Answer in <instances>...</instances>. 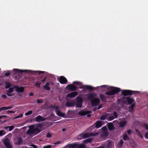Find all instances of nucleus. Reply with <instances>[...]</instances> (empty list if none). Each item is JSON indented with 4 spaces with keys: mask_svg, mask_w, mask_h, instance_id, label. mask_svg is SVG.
I'll list each match as a JSON object with an SVG mask.
<instances>
[{
    "mask_svg": "<svg viewBox=\"0 0 148 148\" xmlns=\"http://www.w3.org/2000/svg\"><path fill=\"white\" fill-rule=\"evenodd\" d=\"M79 136L82 138H85L88 137V135L87 134H81Z\"/></svg>",
    "mask_w": 148,
    "mask_h": 148,
    "instance_id": "bb28decb",
    "label": "nucleus"
},
{
    "mask_svg": "<svg viewBox=\"0 0 148 148\" xmlns=\"http://www.w3.org/2000/svg\"><path fill=\"white\" fill-rule=\"evenodd\" d=\"M92 140V139L91 138H88L87 139L83 141V142L85 144L87 143H88L91 142Z\"/></svg>",
    "mask_w": 148,
    "mask_h": 148,
    "instance_id": "a878e982",
    "label": "nucleus"
},
{
    "mask_svg": "<svg viewBox=\"0 0 148 148\" xmlns=\"http://www.w3.org/2000/svg\"><path fill=\"white\" fill-rule=\"evenodd\" d=\"M51 134L49 133H48L46 134V137L47 138L51 137Z\"/></svg>",
    "mask_w": 148,
    "mask_h": 148,
    "instance_id": "09e8293b",
    "label": "nucleus"
},
{
    "mask_svg": "<svg viewBox=\"0 0 148 148\" xmlns=\"http://www.w3.org/2000/svg\"><path fill=\"white\" fill-rule=\"evenodd\" d=\"M40 130L37 127L34 128L33 126H31L26 132L27 135H32L34 134L35 135L37 134L40 132Z\"/></svg>",
    "mask_w": 148,
    "mask_h": 148,
    "instance_id": "f257e3e1",
    "label": "nucleus"
},
{
    "mask_svg": "<svg viewBox=\"0 0 148 148\" xmlns=\"http://www.w3.org/2000/svg\"><path fill=\"white\" fill-rule=\"evenodd\" d=\"M131 104L132 105L131 106L129 107V108H130L131 109H134V108L136 105V103L134 102V103H133Z\"/></svg>",
    "mask_w": 148,
    "mask_h": 148,
    "instance_id": "cd10ccee",
    "label": "nucleus"
},
{
    "mask_svg": "<svg viewBox=\"0 0 148 148\" xmlns=\"http://www.w3.org/2000/svg\"><path fill=\"white\" fill-rule=\"evenodd\" d=\"M58 108L59 107L58 106H55L54 109H55V111L56 113L57 112L58 110Z\"/></svg>",
    "mask_w": 148,
    "mask_h": 148,
    "instance_id": "8fccbe9b",
    "label": "nucleus"
},
{
    "mask_svg": "<svg viewBox=\"0 0 148 148\" xmlns=\"http://www.w3.org/2000/svg\"><path fill=\"white\" fill-rule=\"evenodd\" d=\"M135 131L136 132V133L138 136H139L141 134L140 133L139 131L137 129H136Z\"/></svg>",
    "mask_w": 148,
    "mask_h": 148,
    "instance_id": "a19ab883",
    "label": "nucleus"
},
{
    "mask_svg": "<svg viewBox=\"0 0 148 148\" xmlns=\"http://www.w3.org/2000/svg\"><path fill=\"white\" fill-rule=\"evenodd\" d=\"M3 143L6 148H12L8 138H6L3 140Z\"/></svg>",
    "mask_w": 148,
    "mask_h": 148,
    "instance_id": "0eeeda50",
    "label": "nucleus"
},
{
    "mask_svg": "<svg viewBox=\"0 0 148 148\" xmlns=\"http://www.w3.org/2000/svg\"><path fill=\"white\" fill-rule=\"evenodd\" d=\"M41 84V83H40L36 82L35 84V85L38 88L40 87V85Z\"/></svg>",
    "mask_w": 148,
    "mask_h": 148,
    "instance_id": "e433bc0d",
    "label": "nucleus"
},
{
    "mask_svg": "<svg viewBox=\"0 0 148 148\" xmlns=\"http://www.w3.org/2000/svg\"><path fill=\"white\" fill-rule=\"evenodd\" d=\"M49 82H47L43 86V88L45 90L49 91L50 90V88L49 87Z\"/></svg>",
    "mask_w": 148,
    "mask_h": 148,
    "instance_id": "aec40b11",
    "label": "nucleus"
},
{
    "mask_svg": "<svg viewBox=\"0 0 148 148\" xmlns=\"http://www.w3.org/2000/svg\"><path fill=\"white\" fill-rule=\"evenodd\" d=\"M16 144L19 145H22L23 143V140L22 138L21 137H19L17 138V140Z\"/></svg>",
    "mask_w": 148,
    "mask_h": 148,
    "instance_id": "393cba45",
    "label": "nucleus"
},
{
    "mask_svg": "<svg viewBox=\"0 0 148 148\" xmlns=\"http://www.w3.org/2000/svg\"><path fill=\"white\" fill-rule=\"evenodd\" d=\"M123 140L122 139H121L118 144L119 147H122L123 144Z\"/></svg>",
    "mask_w": 148,
    "mask_h": 148,
    "instance_id": "c85d7f7f",
    "label": "nucleus"
},
{
    "mask_svg": "<svg viewBox=\"0 0 148 148\" xmlns=\"http://www.w3.org/2000/svg\"><path fill=\"white\" fill-rule=\"evenodd\" d=\"M108 127L109 130H113L114 129V125L112 123H110L108 124Z\"/></svg>",
    "mask_w": 148,
    "mask_h": 148,
    "instance_id": "4be33fe9",
    "label": "nucleus"
},
{
    "mask_svg": "<svg viewBox=\"0 0 148 148\" xmlns=\"http://www.w3.org/2000/svg\"><path fill=\"white\" fill-rule=\"evenodd\" d=\"M70 146L72 148H75L77 147L78 145L76 144H71L70 145Z\"/></svg>",
    "mask_w": 148,
    "mask_h": 148,
    "instance_id": "7c9ffc66",
    "label": "nucleus"
},
{
    "mask_svg": "<svg viewBox=\"0 0 148 148\" xmlns=\"http://www.w3.org/2000/svg\"><path fill=\"white\" fill-rule=\"evenodd\" d=\"M57 114L59 116L64 117L65 115V114L62 112L60 110H58L56 112Z\"/></svg>",
    "mask_w": 148,
    "mask_h": 148,
    "instance_id": "b1692460",
    "label": "nucleus"
},
{
    "mask_svg": "<svg viewBox=\"0 0 148 148\" xmlns=\"http://www.w3.org/2000/svg\"><path fill=\"white\" fill-rule=\"evenodd\" d=\"M121 91V89L117 87H115L111 90L106 92L105 94L107 95H113Z\"/></svg>",
    "mask_w": 148,
    "mask_h": 148,
    "instance_id": "7ed1b4c3",
    "label": "nucleus"
},
{
    "mask_svg": "<svg viewBox=\"0 0 148 148\" xmlns=\"http://www.w3.org/2000/svg\"><path fill=\"white\" fill-rule=\"evenodd\" d=\"M138 91H133L130 90H122V93L124 96L131 95L137 94Z\"/></svg>",
    "mask_w": 148,
    "mask_h": 148,
    "instance_id": "20e7f679",
    "label": "nucleus"
},
{
    "mask_svg": "<svg viewBox=\"0 0 148 148\" xmlns=\"http://www.w3.org/2000/svg\"><path fill=\"white\" fill-rule=\"evenodd\" d=\"M132 132V131L131 130H129L127 131V133L129 135Z\"/></svg>",
    "mask_w": 148,
    "mask_h": 148,
    "instance_id": "5fc2aeb1",
    "label": "nucleus"
},
{
    "mask_svg": "<svg viewBox=\"0 0 148 148\" xmlns=\"http://www.w3.org/2000/svg\"><path fill=\"white\" fill-rule=\"evenodd\" d=\"M112 147V144L111 142H109L107 145V148H110Z\"/></svg>",
    "mask_w": 148,
    "mask_h": 148,
    "instance_id": "c03bdc74",
    "label": "nucleus"
},
{
    "mask_svg": "<svg viewBox=\"0 0 148 148\" xmlns=\"http://www.w3.org/2000/svg\"><path fill=\"white\" fill-rule=\"evenodd\" d=\"M139 136L141 138L143 139V136L141 134H140Z\"/></svg>",
    "mask_w": 148,
    "mask_h": 148,
    "instance_id": "774afa93",
    "label": "nucleus"
},
{
    "mask_svg": "<svg viewBox=\"0 0 148 148\" xmlns=\"http://www.w3.org/2000/svg\"><path fill=\"white\" fill-rule=\"evenodd\" d=\"M14 88H15L16 91L18 93L23 92L24 90V88L23 87H18V86H14Z\"/></svg>",
    "mask_w": 148,
    "mask_h": 148,
    "instance_id": "4468645a",
    "label": "nucleus"
},
{
    "mask_svg": "<svg viewBox=\"0 0 148 148\" xmlns=\"http://www.w3.org/2000/svg\"><path fill=\"white\" fill-rule=\"evenodd\" d=\"M145 137L146 138L148 139V132L145 133Z\"/></svg>",
    "mask_w": 148,
    "mask_h": 148,
    "instance_id": "6e6d98bb",
    "label": "nucleus"
},
{
    "mask_svg": "<svg viewBox=\"0 0 148 148\" xmlns=\"http://www.w3.org/2000/svg\"><path fill=\"white\" fill-rule=\"evenodd\" d=\"M1 97H3L4 99H5L7 98L6 96V95H2V96H1Z\"/></svg>",
    "mask_w": 148,
    "mask_h": 148,
    "instance_id": "bf43d9fd",
    "label": "nucleus"
},
{
    "mask_svg": "<svg viewBox=\"0 0 148 148\" xmlns=\"http://www.w3.org/2000/svg\"><path fill=\"white\" fill-rule=\"evenodd\" d=\"M91 111L89 110H81L78 112L79 115L81 116H83L88 114L91 112Z\"/></svg>",
    "mask_w": 148,
    "mask_h": 148,
    "instance_id": "2eb2a0df",
    "label": "nucleus"
},
{
    "mask_svg": "<svg viewBox=\"0 0 148 148\" xmlns=\"http://www.w3.org/2000/svg\"><path fill=\"white\" fill-rule=\"evenodd\" d=\"M34 119V121L38 122L43 121L45 120L44 118H43L40 115L36 116L35 118Z\"/></svg>",
    "mask_w": 148,
    "mask_h": 148,
    "instance_id": "9b49d317",
    "label": "nucleus"
},
{
    "mask_svg": "<svg viewBox=\"0 0 148 148\" xmlns=\"http://www.w3.org/2000/svg\"><path fill=\"white\" fill-rule=\"evenodd\" d=\"M11 85L9 83H7L5 84V87L6 88H10V87L11 86Z\"/></svg>",
    "mask_w": 148,
    "mask_h": 148,
    "instance_id": "2f4dec72",
    "label": "nucleus"
},
{
    "mask_svg": "<svg viewBox=\"0 0 148 148\" xmlns=\"http://www.w3.org/2000/svg\"><path fill=\"white\" fill-rule=\"evenodd\" d=\"M38 103H42L43 102V100L42 99H37L36 100Z\"/></svg>",
    "mask_w": 148,
    "mask_h": 148,
    "instance_id": "79ce46f5",
    "label": "nucleus"
},
{
    "mask_svg": "<svg viewBox=\"0 0 148 148\" xmlns=\"http://www.w3.org/2000/svg\"><path fill=\"white\" fill-rule=\"evenodd\" d=\"M14 90L13 88H10L7 91V94L8 96H13L14 95L13 93H11Z\"/></svg>",
    "mask_w": 148,
    "mask_h": 148,
    "instance_id": "dca6fc26",
    "label": "nucleus"
},
{
    "mask_svg": "<svg viewBox=\"0 0 148 148\" xmlns=\"http://www.w3.org/2000/svg\"><path fill=\"white\" fill-rule=\"evenodd\" d=\"M36 126L38 127L41 128L42 126V123H38L36 125Z\"/></svg>",
    "mask_w": 148,
    "mask_h": 148,
    "instance_id": "a18cd8bd",
    "label": "nucleus"
},
{
    "mask_svg": "<svg viewBox=\"0 0 148 148\" xmlns=\"http://www.w3.org/2000/svg\"><path fill=\"white\" fill-rule=\"evenodd\" d=\"M129 111L130 112H132L134 110V109H131L130 108H129Z\"/></svg>",
    "mask_w": 148,
    "mask_h": 148,
    "instance_id": "e2e57ef3",
    "label": "nucleus"
},
{
    "mask_svg": "<svg viewBox=\"0 0 148 148\" xmlns=\"http://www.w3.org/2000/svg\"><path fill=\"white\" fill-rule=\"evenodd\" d=\"M9 128V130L11 131L14 129V127L13 125H11V126H8Z\"/></svg>",
    "mask_w": 148,
    "mask_h": 148,
    "instance_id": "ea45409f",
    "label": "nucleus"
},
{
    "mask_svg": "<svg viewBox=\"0 0 148 148\" xmlns=\"http://www.w3.org/2000/svg\"><path fill=\"white\" fill-rule=\"evenodd\" d=\"M143 126L147 130H148V124L146 123L145 124H144Z\"/></svg>",
    "mask_w": 148,
    "mask_h": 148,
    "instance_id": "49530a36",
    "label": "nucleus"
},
{
    "mask_svg": "<svg viewBox=\"0 0 148 148\" xmlns=\"http://www.w3.org/2000/svg\"><path fill=\"white\" fill-rule=\"evenodd\" d=\"M73 84H75L77 85H80V82H73Z\"/></svg>",
    "mask_w": 148,
    "mask_h": 148,
    "instance_id": "3c124183",
    "label": "nucleus"
},
{
    "mask_svg": "<svg viewBox=\"0 0 148 148\" xmlns=\"http://www.w3.org/2000/svg\"><path fill=\"white\" fill-rule=\"evenodd\" d=\"M95 126L97 128H98L101 127L102 125V122L100 121H97L95 123Z\"/></svg>",
    "mask_w": 148,
    "mask_h": 148,
    "instance_id": "412c9836",
    "label": "nucleus"
},
{
    "mask_svg": "<svg viewBox=\"0 0 148 148\" xmlns=\"http://www.w3.org/2000/svg\"><path fill=\"white\" fill-rule=\"evenodd\" d=\"M59 81L60 84H64L67 82V80L64 76H61L60 77Z\"/></svg>",
    "mask_w": 148,
    "mask_h": 148,
    "instance_id": "f8f14e48",
    "label": "nucleus"
},
{
    "mask_svg": "<svg viewBox=\"0 0 148 148\" xmlns=\"http://www.w3.org/2000/svg\"><path fill=\"white\" fill-rule=\"evenodd\" d=\"M114 119V117L112 116H109L107 120L108 121H111L112 120H113Z\"/></svg>",
    "mask_w": 148,
    "mask_h": 148,
    "instance_id": "f704fd0d",
    "label": "nucleus"
},
{
    "mask_svg": "<svg viewBox=\"0 0 148 148\" xmlns=\"http://www.w3.org/2000/svg\"><path fill=\"white\" fill-rule=\"evenodd\" d=\"M107 117L106 116H102L100 118L101 120H105Z\"/></svg>",
    "mask_w": 148,
    "mask_h": 148,
    "instance_id": "58836bf2",
    "label": "nucleus"
},
{
    "mask_svg": "<svg viewBox=\"0 0 148 148\" xmlns=\"http://www.w3.org/2000/svg\"><path fill=\"white\" fill-rule=\"evenodd\" d=\"M29 70H21L18 69H14L10 73L9 72H6L5 73V75L6 76H8L10 75V73H12L14 75H15L23 72L26 73Z\"/></svg>",
    "mask_w": 148,
    "mask_h": 148,
    "instance_id": "f03ea898",
    "label": "nucleus"
},
{
    "mask_svg": "<svg viewBox=\"0 0 148 148\" xmlns=\"http://www.w3.org/2000/svg\"><path fill=\"white\" fill-rule=\"evenodd\" d=\"M99 87H97L95 88L97 89H98V88ZM79 88L80 89H82L84 88V89H86L88 90H89L91 91L93 90L95 88L92 87V86H89V85H84V86L82 87H79Z\"/></svg>",
    "mask_w": 148,
    "mask_h": 148,
    "instance_id": "1a4fd4ad",
    "label": "nucleus"
},
{
    "mask_svg": "<svg viewBox=\"0 0 148 148\" xmlns=\"http://www.w3.org/2000/svg\"><path fill=\"white\" fill-rule=\"evenodd\" d=\"M96 95L95 93H89L87 94V97L88 99L91 100L93 99Z\"/></svg>",
    "mask_w": 148,
    "mask_h": 148,
    "instance_id": "6ab92c4d",
    "label": "nucleus"
},
{
    "mask_svg": "<svg viewBox=\"0 0 148 148\" xmlns=\"http://www.w3.org/2000/svg\"><path fill=\"white\" fill-rule=\"evenodd\" d=\"M32 112H33L32 110L29 111L25 113V115L26 116L29 115L31 114L32 113Z\"/></svg>",
    "mask_w": 148,
    "mask_h": 148,
    "instance_id": "c9c22d12",
    "label": "nucleus"
},
{
    "mask_svg": "<svg viewBox=\"0 0 148 148\" xmlns=\"http://www.w3.org/2000/svg\"><path fill=\"white\" fill-rule=\"evenodd\" d=\"M61 143V142L60 141H58L56 143H54V144L55 145H57L58 144H59L60 143Z\"/></svg>",
    "mask_w": 148,
    "mask_h": 148,
    "instance_id": "13d9d810",
    "label": "nucleus"
},
{
    "mask_svg": "<svg viewBox=\"0 0 148 148\" xmlns=\"http://www.w3.org/2000/svg\"><path fill=\"white\" fill-rule=\"evenodd\" d=\"M100 102V101L99 98H96L91 100V103L93 106H95L98 105Z\"/></svg>",
    "mask_w": 148,
    "mask_h": 148,
    "instance_id": "423d86ee",
    "label": "nucleus"
},
{
    "mask_svg": "<svg viewBox=\"0 0 148 148\" xmlns=\"http://www.w3.org/2000/svg\"><path fill=\"white\" fill-rule=\"evenodd\" d=\"M99 96L102 102H106L107 98H110V97L108 96H106L103 94H100Z\"/></svg>",
    "mask_w": 148,
    "mask_h": 148,
    "instance_id": "ddd939ff",
    "label": "nucleus"
},
{
    "mask_svg": "<svg viewBox=\"0 0 148 148\" xmlns=\"http://www.w3.org/2000/svg\"><path fill=\"white\" fill-rule=\"evenodd\" d=\"M113 114L114 116V118H117L118 117L117 113L116 111H114L113 112Z\"/></svg>",
    "mask_w": 148,
    "mask_h": 148,
    "instance_id": "4c0bfd02",
    "label": "nucleus"
},
{
    "mask_svg": "<svg viewBox=\"0 0 148 148\" xmlns=\"http://www.w3.org/2000/svg\"><path fill=\"white\" fill-rule=\"evenodd\" d=\"M46 78H47L46 77H45L44 79H42V82H45L46 80Z\"/></svg>",
    "mask_w": 148,
    "mask_h": 148,
    "instance_id": "0e129e2a",
    "label": "nucleus"
},
{
    "mask_svg": "<svg viewBox=\"0 0 148 148\" xmlns=\"http://www.w3.org/2000/svg\"><path fill=\"white\" fill-rule=\"evenodd\" d=\"M2 110H5L4 107H2L0 108V112Z\"/></svg>",
    "mask_w": 148,
    "mask_h": 148,
    "instance_id": "052dcab7",
    "label": "nucleus"
},
{
    "mask_svg": "<svg viewBox=\"0 0 148 148\" xmlns=\"http://www.w3.org/2000/svg\"><path fill=\"white\" fill-rule=\"evenodd\" d=\"M127 123L125 121H121L119 123V126L120 127H123L126 125Z\"/></svg>",
    "mask_w": 148,
    "mask_h": 148,
    "instance_id": "5701e85b",
    "label": "nucleus"
},
{
    "mask_svg": "<svg viewBox=\"0 0 148 148\" xmlns=\"http://www.w3.org/2000/svg\"><path fill=\"white\" fill-rule=\"evenodd\" d=\"M123 139L124 140H128L129 138L127 134H125L123 136Z\"/></svg>",
    "mask_w": 148,
    "mask_h": 148,
    "instance_id": "473e14b6",
    "label": "nucleus"
},
{
    "mask_svg": "<svg viewBox=\"0 0 148 148\" xmlns=\"http://www.w3.org/2000/svg\"><path fill=\"white\" fill-rule=\"evenodd\" d=\"M128 104L129 105L132 104L134 103L135 102L134 99L132 98L129 97H126Z\"/></svg>",
    "mask_w": 148,
    "mask_h": 148,
    "instance_id": "a211bd4d",
    "label": "nucleus"
},
{
    "mask_svg": "<svg viewBox=\"0 0 148 148\" xmlns=\"http://www.w3.org/2000/svg\"><path fill=\"white\" fill-rule=\"evenodd\" d=\"M32 146L33 147V148H37V146L35 145H32Z\"/></svg>",
    "mask_w": 148,
    "mask_h": 148,
    "instance_id": "680f3d73",
    "label": "nucleus"
},
{
    "mask_svg": "<svg viewBox=\"0 0 148 148\" xmlns=\"http://www.w3.org/2000/svg\"><path fill=\"white\" fill-rule=\"evenodd\" d=\"M67 88L71 91H75L77 90V87L71 84L68 85L66 86Z\"/></svg>",
    "mask_w": 148,
    "mask_h": 148,
    "instance_id": "9d476101",
    "label": "nucleus"
},
{
    "mask_svg": "<svg viewBox=\"0 0 148 148\" xmlns=\"http://www.w3.org/2000/svg\"><path fill=\"white\" fill-rule=\"evenodd\" d=\"M102 105L101 104V105H99L98 107L97 110H99V109L101 108H102Z\"/></svg>",
    "mask_w": 148,
    "mask_h": 148,
    "instance_id": "4d7b16f0",
    "label": "nucleus"
},
{
    "mask_svg": "<svg viewBox=\"0 0 148 148\" xmlns=\"http://www.w3.org/2000/svg\"><path fill=\"white\" fill-rule=\"evenodd\" d=\"M96 148H104V147L103 146H101L96 147Z\"/></svg>",
    "mask_w": 148,
    "mask_h": 148,
    "instance_id": "69168bd1",
    "label": "nucleus"
},
{
    "mask_svg": "<svg viewBox=\"0 0 148 148\" xmlns=\"http://www.w3.org/2000/svg\"><path fill=\"white\" fill-rule=\"evenodd\" d=\"M75 105V102L72 100H69L66 101L65 106L67 107H73Z\"/></svg>",
    "mask_w": 148,
    "mask_h": 148,
    "instance_id": "6e6552de",
    "label": "nucleus"
},
{
    "mask_svg": "<svg viewBox=\"0 0 148 148\" xmlns=\"http://www.w3.org/2000/svg\"><path fill=\"white\" fill-rule=\"evenodd\" d=\"M76 107L78 108H81L82 106L83 100L81 97H76Z\"/></svg>",
    "mask_w": 148,
    "mask_h": 148,
    "instance_id": "39448f33",
    "label": "nucleus"
},
{
    "mask_svg": "<svg viewBox=\"0 0 148 148\" xmlns=\"http://www.w3.org/2000/svg\"><path fill=\"white\" fill-rule=\"evenodd\" d=\"M3 131H4L3 130L0 131V136H1L4 135L3 133Z\"/></svg>",
    "mask_w": 148,
    "mask_h": 148,
    "instance_id": "864d4df0",
    "label": "nucleus"
},
{
    "mask_svg": "<svg viewBox=\"0 0 148 148\" xmlns=\"http://www.w3.org/2000/svg\"><path fill=\"white\" fill-rule=\"evenodd\" d=\"M51 146L50 145H48L46 146H44L43 147V148H51Z\"/></svg>",
    "mask_w": 148,
    "mask_h": 148,
    "instance_id": "603ef678",
    "label": "nucleus"
},
{
    "mask_svg": "<svg viewBox=\"0 0 148 148\" xmlns=\"http://www.w3.org/2000/svg\"><path fill=\"white\" fill-rule=\"evenodd\" d=\"M14 112H15L13 111L8 110L7 111V114H9L10 113H14Z\"/></svg>",
    "mask_w": 148,
    "mask_h": 148,
    "instance_id": "de8ad7c7",
    "label": "nucleus"
},
{
    "mask_svg": "<svg viewBox=\"0 0 148 148\" xmlns=\"http://www.w3.org/2000/svg\"><path fill=\"white\" fill-rule=\"evenodd\" d=\"M4 108L5 110H6L8 109H10L11 108H13L14 106H12L9 107H4Z\"/></svg>",
    "mask_w": 148,
    "mask_h": 148,
    "instance_id": "72a5a7b5",
    "label": "nucleus"
},
{
    "mask_svg": "<svg viewBox=\"0 0 148 148\" xmlns=\"http://www.w3.org/2000/svg\"><path fill=\"white\" fill-rule=\"evenodd\" d=\"M34 95V93L32 92H30L29 93V95L31 96H33Z\"/></svg>",
    "mask_w": 148,
    "mask_h": 148,
    "instance_id": "338daca9",
    "label": "nucleus"
},
{
    "mask_svg": "<svg viewBox=\"0 0 148 148\" xmlns=\"http://www.w3.org/2000/svg\"><path fill=\"white\" fill-rule=\"evenodd\" d=\"M77 147L78 148H86V146L83 144H80L78 145Z\"/></svg>",
    "mask_w": 148,
    "mask_h": 148,
    "instance_id": "c756f323",
    "label": "nucleus"
},
{
    "mask_svg": "<svg viewBox=\"0 0 148 148\" xmlns=\"http://www.w3.org/2000/svg\"><path fill=\"white\" fill-rule=\"evenodd\" d=\"M78 94V93L77 92H74L68 94L67 95V97L70 98H74Z\"/></svg>",
    "mask_w": 148,
    "mask_h": 148,
    "instance_id": "f3484780",
    "label": "nucleus"
},
{
    "mask_svg": "<svg viewBox=\"0 0 148 148\" xmlns=\"http://www.w3.org/2000/svg\"><path fill=\"white\" fill-rule=\"evenodd\" d=\"M23 114H20L19 115L16 117L14 118L15 119L19 118H21L22 117Z\"/></svg>",
    "mask_w": 148,
    "mask_h": 148,
    "instance_id": "37998d69",
    "label": "nucleus"
}]
</instances>
